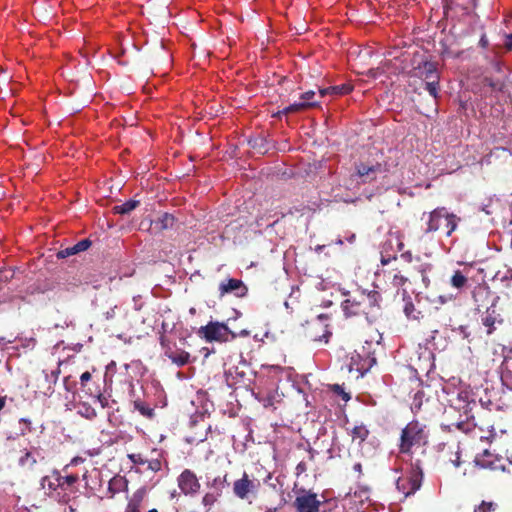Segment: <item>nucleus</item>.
<instances>
[{
  "label": "nucleus",
  "instance_id": "nucleus-1",
  "mask_svg": "<svg viewBox=\"0 0 512 512\" xmlns=\"http://www.w3.org/2000/svg\"><path fill=\"white\" fill-rule=\"evenodd\" d=\"M381 294L378 291L360 292L357 295L347 298L342 303L343 310L347 316L363 315L368 322L377 319L381 306Z\"/></svg>",
  "mask_w": 512,
  "mask_h": 512
},
{
  "label": "nucleus",
  "instance_id": "nucleus-2",
  "mask_svg": "<svg viewBox=\"0 0 512 512\" xmlns=\"http://www.w3.org/2000/svg\"><path fill=\"white\" fill-rule=\"evenodd\" d=\"M449 403L451 408L460 412V419L444 427L449 431L455 428L466 434L473 432L476 428L474 415L472 414L473 408L477 407L475 400L469 399L468 392L461 391L452 396Z\"/></svg>",
  "mask_w": 512,
  "mask_h": 512
},
{
  "label": "nucleus",
  "instance_id": "nucleus-3",
  "mask_svg": "<svg viewBox=\"0 0 512 512\" xmlns=\"http://www.w3.org/2000/svg\"><path fill=\"white\" fill-rule=\"evenodd\" d=\"M413 67L410 75L418 77L425 82V90L433 97L435 102L439 98L440 91V74L438 72V64L427 59L416 61L413 59Z\"/></svg>",
  "mask_w": 512,
  "mask_h": 512
},
{
  "label": "nucleus",
  "instance_id": "nucleus-4",
  "mask_svg": "<svg viewBox=\"0 0 512 512\" xmlns=\"http://www.w3.org/2000/svg\"><path fill=\"white\" fill-rule=\"evenodd\" d=\"M428 435L425 426L418 421L409 422L401 431L399 452L411 455L413 447H420L427 443Z\"/></svg>",
  "mask_w": 512,
  "mask_h": 512
},
{
  "label": "nucleus",
  "instance_id": "nucleus-5",
  "mask_svg": "<svg viewBox=\"0 0 512 512\" xmlns=\"http://www.w3.org/2000/svg\"><path fill=\"white\" fill-rule=\"evenodd\" d=\"M427 217L425 233L436 232L443 228L448 237L457 229L458 223L461 220L455 214L449 213L445 207L434 209L428 213Z\"/></svg>",
  "mask_w": 512,
  "mask_h": 512
},
{
  "label": "nucleus",
  "instance_id": "nucleus-6",
  "mask_svg": "<svg viewBox=\"0 0 512 512\" xmlns=\"http://www.w3.org/2000/svg\"><path fill=\"white\" fill-rule=\"evenodd\" d=\"M198 334L207 342H228L237 338V334L225 323L218 321H210L207 325L201 326Z\"/></svg>",
  "mask_w": 512,
  "mask_h": 512
},
{
  "label": "nucleus",
  "instance_id": "nucleus-7",
  "mask_svg": "<svg viewBox=\"0 0 512 512\" xmlns=\"http://www.w3.org/2000/svg\"><path fill=\"white\" fill-rule=\"evenodd\" d=\"M327 320L328 316L321 314L317 318L307 321L305 326L306 337L314 342L328 343L332 333L328 329Z\"/></svg>",
  "mask_w": 512,
  "mask_h": 512
},
{
  "label": "nucleus",
  "instance_id": "nucleus-8",
  "mask_svg": "<svg viewBox=\"0 0 512 512\" xmlns=\"http://www.w3.org/2000/svg\"><path fill=\"white\" fill-rule=\"evenodd\" d=\"M322 501L311 490L301 489L296 496L293 506L296 512H319Z\"/></svg>",
  "mask_w": 512,
  "mask_h": 512
},
{
  "label": "nucleus",
  "instance_id": "nucleus-9",
  "mask_svg": "<svg viewBox=\"0 0 512 512\" xmlns=\"http://www.w3.org/2000/svg\"><path fill=\"white\" fill-rule=\"evenodd\" d=\"M355 172L352 174V177H357L360 179L358 183L366 184L371 183L376 180L377 175L382 173L383 166L379 162H357L354 165Z\"/></svg>",
  "mask_w": 512,
  "mask_h": 512
},
{
  "label": "nucleus",
  "instance_id": "nucleus-10",
  "mask_svg": "<svg viewBox=\"0 0 512 512\" xmlns=\"http://www.w3.org/2000/svg\"><path fill=\"white\" fill-rule=\"evenodd\" d=\"M422 483V472L420 470H412L408 476L398 478L396 487L404 498L413 495L420 489Z\"/></svg>",
  "mask_w": 512,
  "mask_h": 512
},
{
  "label": "nucleus",
  "instance_id": "nucleus-11",
  "mask_svg": "<svg viewBox=\"0 0 512 512\" xmlns=\"http://www.w3.org/2000/svg\"><path fill=\"white\" fill-rule=\"evenodd\" d=\"M259 487V483L251 480L246 472L242 477L233 484V492L239 499L245 500L250 494L255 495Z\"/></svg>",
  "mask_w": 512,
  "mask_h": 512
},
{
  "label": "nucleus",
  "instance_id": "nucleus-12",
  "mask_svg": "<svg viewBox=\"0 0 512 512\" xmlns=\"http://www.w3.org/2000/svg\"><path fill=\"white\" fill-rule=\"evenodd\" d=\"M178 487L185 495L196 494L200 490V483L196 474L190 469H185L177 479Z\"/></svg>",
  "mask_w": 512,
  "mask_h": 512
},
{
  "label": "nucleus",
  "instance_id": "nucleus-13",
  "mask_svg": "<svg viewBox=\"0 0 512 512\" xmlns=\"http://www.w3.org/2000/svg\"><path fill=\"white\" fill-rule=\"evenodd\" d=\"M472 298L476 305L477 310H481L482 308H492L494 307V299L492 298V292L490 288L485 284H479L474 287L472 291Z\"/></svg>",
  "mask_w": 512,
  "mask_h": 512
},
{
  "label": "nucleus",
  "instance_id": "nucleus-14",
  "mask_svg": "<svg viewBox=\"0 0 512 512\" xmlns=\"http://www.w3.org/2000/svg\"><path fill=\"white\" fill-rule=\"evenodd\" d=\"M54 479L61 492L63 491V494L61 493L62 502H67L69 496L76 492L75 484L79 481L78 475L61 476L59 473H54Z\"/></svg>",
  "mask_w": 512,
  "mask_h": 512
},
{
  "label": "nucleus",
  "instance_id": "nucleus-15",
  "mask_svg": "<svg viewBox=\"0 0 512 512\" xmlns=\"http://www.w3.org/2000/svg\"><path fill=\"white\" fill-rule=\"evenodd\" d=\"M220 296L225 294L234 293L237 297H244L248 292V288L245 286L242 280L230 278L223 281L219 285Z\"/></svg>",
  "mask_w": 512,
  "mask_h": 512
},
{
  "label": "nucleus",
  "instance_id": "nucleus-16",
  "mask_svg": "<svg viewBox=\"0 0 512 512\" xmlns=\"http://www.w3.org/2000/svg\"><path fill=\"white\" fill-rule=\"evenodd\" d=\"M394 242L397 246V251H402L404 247V243L399 238H395L394 240L392 238L387 239L382 244L381 250L380 262L383 266L388 265L391 261L397 259L396 253H390V251L393 250Z\"/></svg>",
  "mask_w": 512,
  "mask_h": 512
},
{
  "label": "nucleus",
  "instance_id": "nucleus-17",
  "mask_svg": "<svg viewBox=\"0 0 512 512\" xmlns=\"http://www.w3.org/2000/svg\"><path fill=\"white\" fill-rule=\"evenodd\" d=\"M481 323L486 328V335L489 336L494 333L498 325L503 324V318L494 308H487L481 317Z\"/></svg>",
  "mask_w": 512,
  "mask_h": 512
},
{
  "label": "nucleus",
  "instance_id": "nucleus-18",
  "mask_svg": "<svg viewBox=\"0 0 512 512\" xmlns=\"http://www.w3.org/2000/svg\"><path fill=\"white\" fill-rule=\"evenodd\" d=\"M474 462L477 466L483 469L497 470L501 468L497 465V462H499L498 457L490 453L487 449H485L482 453L477 454Z\"/></svg>",
  "mask_w": 512,
  "mask_h": 512
},
{
  "label": "nucleus",
  "instance_id": "nucleus-19",
  "mask_svg": "<svg viewBox=\"0 0 512 512\" xmlns=\"http://www.w3.org/2000/svg\"><path fill=\"white\" fill-rule=\"evenodd\" d=\"M175 223V217L170 213H163L151 222V227L156 232L170 229Z\"/></svg>",
  "mask_w": 512,
  "mask_h": 512
},
{
  "label": "nucleus",
  "instance_id": "nucleus-20",
  "mask_svg": "<svg viewBox=\"0 0 512 512\" xmlns=\"http://www.w3.org/2000/svg\"><path fill=\"white\" fill-rule=\"evenodd\" d=\"M353 90V86L348 83L330 86L327 88H321L319 89L320 97H325L327 95L332 96H342L350 93Z\"/></svg>",
  "mask_w": 512,
  "mask_h": 512
},
{
  "label": "nucleus",
  "instance_id": "nucleus-21",
  "mask_svg": "<svg viewBox=\"0 0 512 512\" xmlns=\"http://www.w3.org/2000/svg\"><path fill=\"white\" fill-rule=\"evenodd\" d=\"M166 357L178 367H182L190 362V354L183 349H173L166 352Z\"/></svg>",
  "mask_w": 512,
  "mask_h": 512
},
{
  "label": "nucleus",
  "instance_id": "nucleus-22",
  "mask_svg": "<svg viewBox=\"0 0 512 512\" xmlns=\"http://www.w3.org/2000/svg\"><path fill=\"white\" fill-rule=\"evenodd\" d=\"M145 497V490L138 489L129 499L125 512H140Z\"/></svg>",
  "mask_w": 512,
  "mask_h": 512
},
{
  "label": "nucleus",
  "instance_id": "nucleus-23",
  "mask_svg": "<svg viewBox=\"0 0 512 512\" xmlns=\"http://www.w3.org/2000/svg\"><path fill=\"white\" fill-rule=\"evenodd\" d=\"M468 272L455 270L450 278V285L458 290L463 289L468 283Z\"/></svg>",
  "mask_w": 512,
  "mask_h": 512
},
{
  "label": "nucleus",
  "instance_id": "nucleus-24",
  "mask_svg": "<svg viewBox=\"0 0 512 512\" xmlns=\"http://www.w3.org/2000/svg\"><path fill=\"white\" fill-rule=\"evenodd\" d=\"M318 106V103H309V102H296V103H293L287 107H285L283 110H281V113H283L284 115H288V114H291V113H298L300 111H303V110H306V109H309V108H313V107H317Z\"/></svg>",
  "mask_w": 512,
  "mask_h": 512
},
{
  "label": "nucleus",
  "instance_id": "nucleus-25",
  "mask_svg": "<svg viewBox=\"0 0 512 512\" xmlns=\"http://www.w3.org/2000/svg\"><path fill=\"white\" fill-rule=\"evenodd\" d=\"M42 485L44 488L47 486V488L51 491L49 493V495L51 497H55V498L59 499L60 501H62L61 490L57 486V481L54 479V475L52 477H44L42 479Z\"/></svg>",
  "mask_w": 512,
  "mask_h": 512
},
{
  "label": "nucleus",
  "instance_id": "nucleus-26",
  "mask_svg": "<svg viewBox=\"0 0 512 512\" xmlns=\"http://www.w3.org/2000/svg\"><path fill=\"white\" fill-rule=\"evenodd\" d=\"M140 202L138 200L130 199L123 204L116 205L113 207V212L115 214H129L131 211L136 209L139 206Z\"/></svg>",
  "mask_w": 512,
  "mask_h": 512
},
{
  "label": "nucleus",
  "instance_id": "nucleus-27",
  "mask_svg": "<svg viewBox=\"0 0 512 512\" xmlns=\"http://www.w3.org/2000/svg\"><path fill=\"white\" fill-rule=\"evenodd\" d=\"M483 84L490 87L492 91L503 92L506 87V80L496 78L493 79L489 76H484L482 80Z\"/></svg>",
  "mask_w": 512,
  "mask_h": 512
},
{
  "label": "nucleus",
  "instance_id": "nucleus-28",
  "mask_svg": "<svg viewBox=\"0 0 512 512\" xmlns=\"http://www.w3.org/2000/svg\"><path fill=\"white\" fill-rule=\"evenodd\" d=\"M403 300H404V306H403V312L405 313L406 317L409 319H417L418 315L415 313L416 308L411 300V297L407 295V292L403 291Z\"/></svg>",
  "mask_w": 512,
  "mask_h": 512
},
{
  "label": "nucleus",
  "instance_id": "nucleus-29",
  "mask_svg": "<svg viewBox=\"0 0 512 512\" xmlns=\"http://www.w3.org/2000/svg\"><path fill=\"white\" fill-rule=\"evenodd\" d=\"M369 430L367 429V427L363 424L361 425H358V426H355L352 430H351V437L353 440H359V443H362L364 442L368 436H369Z\"/></svg>",
  "mask_w": 512,
  "mask_h": 512
},
{
  "label": "nucleus",
  "instance_id": "nucleus-30",
  "mask_svg": "<svg viewBox=\"0 0 512 512\" xmlns=\"http://www.w3.org/2000/svg\"><path fill=\"white\" fill-rule=\"evenodd\" d=\"M134 408L146 418L151 419L155 415L154 409L140 400L134 401Z\"/></svg>",
  "mask_w": 512,
  "mask_h": 512
},
{
  "label": "nucleus",
  "instance_id": "nucleus-31",
  "mask_svg": "<svg viewBox=\"0 0 512 512\" xmlns=\"http://www.w3.org/2000/svg\"><path fill=\"white\" fill-rule=\"evenodd\" d=\"M511 155H512V152L509 149L504 148V147H495L494 149H492L490 151L489 155H487L485 158H486L487 163H490L491 157L501 158L502 156H504L505 158H507Z\"/></svg>",
  "mask_w": 512,
  "mask_h": 512
},
{
  "label": "nucleus",
  "instance_id": "nucleus-32",
  "mask_svg": "<svg viewBox=\"0 0 512 512\" xmlns=\"http://www.w3.org/2000/svg\"><path fill=\"white\" fill-rule=\"evenodd\" d=\"M431 270V265L426 263H420L418 266V273L421 277V281L424 286L427 288L430 285V279L427 275V272Z\"/></svg>",
  "mask_w": 512,
  "mask_h": 512
},
{
  "label": "nucleus",
  "instance_id": "nucleus-33",
  "mask_svg": "<svg viewBox=\"0 0 512 512\" xmlns=\"http://www.w3.org/2000/svg\"><path fill=\"white\" fill-rule=\"evenodd\" d=\"M36 463L35 457L30 452H25L23 456L19 459V465L23 468L30 469L32 468Z\"/></svg>",
  "mask_w": 512,
  "mask_h": 512
},
{
  "label": "nucleus",
  "instance_id": "nucleus-34",
  "mask_svg": "<svg viewBox=\"0 0 512 512\" xmlns=\"http://www.w3.org/2000/svg\"><path fill=\"white\" fill-rule=\"evenodd\" d=\"M19 435L25 436L33 431L32 422L28 418L19 419Z\"/></svg>",
  "mask_w": 512,
  "mask_h": 512
},
{
  "label": "nucleus",
  "instance_id": "nucleus-35",
  "mask_svg": "<svg viewBox=\"0 0 512 512\" xmlns=\"http://www.w3.org/2000/svg\"><path fill=\"white\" fill-rule=\"evenodd\" d=\"M497 505L494 502L482 501V503L474 509V512H493Z\"/></svg>",
  "mask_w": 512,
  "mask_h": 512
},
{
  "label": "nucleus",
  "instance_id": "nucleus-36",
  "mask_svg": "<svg viewBox=\"0 0 512 512\" xmlns=\"http://www.w3.org/2000/svg\"><path fill=\"white\" fill-rule=\"evenodd\" d=\"M408 282V277L402 275L400 272L395 273L392 278V284L394 287H403Z\"/></svg>",
  "mask_w": 512,
  "mask_h": 512
},
{
  "label": "nucleus",
  "instance_id": "nucleus-37",
  "mask_svg": "<svg viewBox=\"0 0 512 512\" xmlns=\"http://www.w3.org/2000/svg\"><path fill=\"white\" fill-rule=\"evenodd\" d=\"M79 413L87 419H93L97 416L96 410L85 404L80 408Z\"/></svg>",
  "mask_w": 512,
  "mask_h": 512
},
{
  "label": "nucleus",
  "instance_id": "nucleus-38",
  "mask_svg": "<svg viewBox=\"0 0 512 512\" xmlns=\"http://www.w3.org/2000/svg\"><path fill=\"white\" fill-rule=\"evenodd\" d=\"M375 363H376V359L374 357H371L370 353L368 352V353L365 354L364 363L361 365V367H357V370H359V371H367Z\"/></svg>",
  "mask_w": 512,
  "mask_h": 512
},
{
  "label": "nucleus",
  "instance_id": "nucleus-39",
  "mask_svg": "<svg viewBox=\"0 0 512 512\" xmlns=\"http://www.w3.org/2000/svg\"><path fill=\"white\" fill-rule=\"evenodd\" d=\"M75 254H77V253L75 251L74 246H70V247L59 250L56 253V257H57V259H64V258L70 257Z\"/></svg>",
  "mask_w": 512,
  "mask_h": 512
},
{
  "label": "nucleus",
  "instance_id": "nucleus-40",
  "mask_svg": "<svg viewBox=\"0 0 512 512\" xmlns=\"http://www.w3.org/2000/svg\"><path fill=\"white\" fill-rule=\"evenodd\" d=\"M331 390L338 396H340L344 401H348L350 399L349 393L345 392L342 386L339 384H334L331 386Z\"/></svg>",
  "mask_w": 512,
  "mask_h": 512
},
{
  "label": "nucleus",
  "instance_id": "nucleus-41",
  "mask_svg": "<svg viewBox=\"0 0 512 512\" xmlns=\"http://www.w3.org/2000/svg\"><path fill=\"white\" fill-rule=\"evenodd\" d=\"M315 91L313 90H309V91H306L304 93L301 94L300 96V100L302 102H309V103H318V105L320 104L319 101L315 100Z\"/></svg>",
  "mask_w": 512,
  "mask_h": 512
},
{
  "label": "nucleus",
  "instance_id": "nucleus-42",
  "mask_svg": "<svg viewBox=\"0 0 512 512\" xmlns=\"http://www.w3.org/2000/svg\"><path fill=\"white\" fill-rule=\"evenodd\" d=\"M91 241L89 239H82L78 243H76L74 246L76 253H80L83 251H86L91 246Z\"/></svg>",
  "mask_w": 512,
  "mask_h": 512
},
{
  "label": "nucleus",
  "instance_id": "nucleus-43",
  "mask_svg": "<svg viewBox=\"0 0 512 512\" xmlns=\"http://www.w3.org/2000/svg\"><path fill=\"white\" fill-rule=\"evenodd\" d=\"M14 277L12 269H0V282L7 283Z\"/></svg>",
  "mask_w": 512,
  "mask_h": 512
},
{
  "label": "nucleus",
  "instance_id": "nucleus-44",
  "mask_svg": "<svg viewBox=\"0 0 512 512\" xmlns=\"http://www.w3.org/2000/svg\"><path fill=\"white\" fill-rule=\"evenodd\" d=\"M128 458L135 465H144L147 462V460L140 453L129 454Z\"/></svg>",
  "mask_w": 512,
  "mask_h": 512
},
{
  "label": "nucleus",
  "instance_id": "nucleus-45",
  "mask_svg": "<svg viewBox=\"0 0 512 512\" xmlns=\"http://www.w3.org/2000/svg\"><path fill=\"white\" fill-rule=\"evenodd\" d=\"M159 340H160V345L164 351V355L166 356V352L168 351V349H169V351H172L173 346H172L170 340L163 334L160 336Z\"/></svg>",
  "mask_w": 512,
  "mask_h": 512
},
{
  "label": "nucleus",
  "instance_id": "nucleus-46",
  "mask_svg": "<svg viewBox=\"0 0 512 512\" xmlns=\"http://www.w3.org/2000/svg\"><path fill=\"white\" fill-rule=\"evenodd\" d=\"M216 501V497L212 493H207L202 498V503L204 506H212Z\"/></svg>",
  "mask_w": 512,
  "mask_h": 512
},
{
  "label": "nucleus",
  "instance_id": "nucleus-47",
  "mask_svg": "<svg viewBox=\"0 0 512 512\" xmlns=\"http://www.w3.org/2000/svg\"><path fill=\"white\" fill-rule=\"evenodd\" d=\"M148 464V468L154 472H157L161 469V461L158 460V459H153V460H150L146 462Z\"/></svg>",
  "mask_w": 512,
  "mask_h": 512
},
{
  "label": "nucleus",
  "instance_id": "nucleus-48",
  "mask_svg": "<svg viewBox=\"0 0 512 512\" xmlns=\"http://www.w3.org/2000/svg\"><path fill=\"white\" fill-rule=\"evenodd\" d=\"M277 222H278V219L274 220L272 223H266L265 216H258L256 218V224L258 226L266 225L267 227H271V226H274Z\"/></svg>",
  "mask_w": 512,
  "mask_h": 512
},
{
  "label": "nucleus",
  "instance_id": "nucleus-49",
  "mask_svg": "<svg viewBox=\"0 0 512 512\" xmlns=\"http://www.w3.org/2000/svg\"><path fill=\"white\" fill-rule=\"evenodd\" d=\"M504 47L507 50L512 51V32L505 36Z\"/></svg>",
  "mask_w": 512,
  "mask_h": 512
},
{
  "label": "nucleus",
  "instance_id": "nucleus-50",
  "mask_svg": "<svg viewBox=\"0 0 512 512\" xmlns=\"http://www.w3.org/2000/svg\"><path fill=\"white\" fill-rule=\"evenodd\" d=\"M91 373L89 371H86L81 374L80 376V382L81 385L84 386L89 380H91Z\"/></svg>",
  "mask_w": 512,
  "mask_h": 512
},
{
  "label": "nucleus",
  "instance_id": "nucleus-51",
  "mask_svg": "<svg viewBox=\"0 0 512 512\" xmlns=\"http://www.w3.org/2000/svg\"><path fill=\"white\" fill-rule=\"evenodd\" d=\"M400 258L402 260H404L405 262L407 263H411L412 260H413V255L410 251H406V252H403L401 255H400Z\"/></svg>",
  "mask_w": 512,
  "mask_h": 512
},
{
  "label": "nucleus",
  "instance_id": "nucleus-52",
  "mask_svg": "<svg viewBox=\"0 0 512 512\" xmlns=\"http://www.w3.org/2000/svg\"><path fill=\"white\" fill-rule=\"evenodd\" d=\"M97 400L101 404L102 408H105V407L108 406V400H107V398L103 394L99 393L97 395Z\"/></svg>",
  "mask_w": 512,
  "mask_h": 512
},
{
  "label": "nucleus",
  "instance_id": "nucleus-53",
  "mask_svg": "<svg viewBox=\"0 0 512 512\" xmlns=\"http://www.w3.org/2000/svg\"><path fill=\"white\" fill-rule=\"evenodd\" d=\"M306 470H307V465L303 461L298 463V465L296 466L297 475H300V474L304 473Z\"/></svg>",
  "mask_w": 512,
  "mask_h": 512
},
{
  "label": "nucleus",
  "instance_id": "nucleus-54",
  "mask_svg": "<svg viewBox=\"0 0 512 512\" xmlns=\"http://www.w3.org/2000/svg\"><path fill=\"white\" fill-rule=\"evenodd\" d=\"M273 401H274V397L272 396H268L266 397L265 399H263V406L265 408H269V407H272L273 406Z\"/></svg>",
  "mask_w": 512,
  "mask_h": 512
},
{
  "label": "nucleus",
  "instance_id": "nucleus-55",
  "mask_svg": "<svg viewBox=\"0 0 512 512\" xmlns=\"http://www.w3.org/2000/svg\"><path fill=\"white\" fill-rule=\"evenodd\" d=\"M492 66H493V69L498 72V73H501L502 72V64L499 62V61H494L492 63Z\"/></svg>",
  "mask_w": 512,
  "mask_h": 512
},
{
  "label": "nucleus",
  "instance_id": "nucleus-56",
  "mask_svg": "<svg viewBox=\"0 0 512 512\" xmlns=\"http://www.w3.org/2000/svg\"><path fill=\"white\" fill-rule=\"evenodd\" d=\"M236 334H237V337L238 336L246 337V336H249L250 332L246 329H243L239 333H236Z\"/></svg>",
  "mask_w": 512,
  "mask_h": 512
},
{
  "label": "nucleus",
  "instance_id": "nucleus-57",
  "mask_svg": "<svg viewBox=\"0 0 512 512\" xmlns=\"http://www.w3.org/2000/svg\"><path fill=\"white\" fill-rule=\"evenodd\" d=\"M456 454H458V452ZM453 463H454L455 467H459L460 466V457H459V455L456 456V459L453 460Z\"/></svg>",
  "mask_w": 512,
  "mask_h": 512
},
{
  "label": "nucleus",
  "instance_id": "nucleus-58",
  "mask_svg": "<svg viewBox=\"0 0 512 512\" xmlns=\"http://www.w3.org/2000/svg\"><path fill=\"white\" fill-rule=\"evenodd\" d=\"M5 397L0 396V411L5 407Z\"/></svg>",
  "mask_w": 512,
  "mask_h": 512
},
{
  "label": "nucleus",
  "instance_id": "nucleus-59",
  "mask_svg": "<svg viewBox=\"0 0 512 512\" xmlns=\"http://www.w3.org/2000/svg\"><path fill=\"white\" fill-rule=\"evenodd\" d=\"M58 373H59V371H52L51 376L54 378V380H53V381H54V383H55V382L57 381V379H58Z\"/></svg>",
  "mask_w": 512,
  "mask_h": 512
},
{
  "label": "nucleus",
  "instance_id": "nucleus-60",
  "mask_svg": "<svg viewBox=\"0 0 512 512\" xmlns=\"http://www.w3.org/2000/svg\"><path fill=\"white\" fill-rule=\"evenodd\" d=\"M113 314H114V309H112L111 311H108L106 313V318L109 319V318L113 317Z\"/></svg>",
  "mask_w": 512,
  "mask_h": 512
},
{
  "label": "nucleus",
  "instance_id": "nucleus-61",
  "mask_svg": "<svg viewBox=\"0 0 512 512\" xmlns=\"http://www.w3.org/2000/svg\"><path fill=\"white\" fill-rule=\"evenodd\" d=\"M53 393V389L51 386L48 387L47 392H45L46 395H51Z\"/></svg>",
  "mask_w": 512,
  "mask_h": 512
},
{
  "label": "nucleus",
  "instance_id": "nucleus-62",
  "mask_svg": "<svg viewBox=\"0 0 512 512\" xmlns=\"http://www.w3.org/2000/svg\"><path fill=\"white\" fill-rule=\"evenodd\" d=\"M282 115H284V114H283V113H281V110H280V111H278L277 113H275L273 116H274V117H280V116H282Z\"/></svg>",
  "mask_w": 512,
  "mask_h": 512
},
{
  "label": "nucleus",
  "instance_id": "nucleus-63",
  "mask_svg": "<svg viewBox=\"0 0 512 512\" xmlns=\"http://www.w3.org/2000/svg\"><path fill=\"white\" fill-rule=\"evenodd\" d=\"M277 508H269L266 512H276Z\"/></svg>",
  "mask_w": 512,
  "mask_h": 512
},
{
  "label": "nucleus",
  "instance_id": "nucleus-64",
  "mask_svg": "<svg viewBox=\"0 0 512 512\" xmlns=\"http://www.w3.org/2000/svg\"><path fill=\"white\" fill-rule=\"evenodd\" d=\"M147 512H158V510L156 508H153V509H150L149 511Z\"/></svg>",
  "mask_w": 512,
  "mask_h": 512
}]
</instances>
